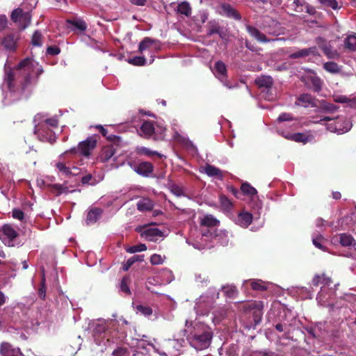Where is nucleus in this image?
Masks as SVG:
<instances>
[{
    "instance_id": "obj_1",
    "label": "nucleus",
    "mask_w": 356,
    "mask_h": 356,
    "mask_svg": "<svg viewBox=\"0 0 356 356\" xmlns=\"http://www.w3.org/2000/svg\"><path fill=\"white\" fill-rule=\"evenodd\" d=\"M322 124L325 126L326 129L330 132L343 134L348 132L352 127V123L349 119L341 116L336 118H330V117L323 115L321 118L313 115V124Z\"/></svg>"
},
{
    "instance_id": "obj_2",
    "label": "nucleus",
    "mask_w": 356,
    "mask_h": 356,
    "mask_svg": "<svg viewBox=\"0 0 356 356\" xmlns=\"http://www.w3.org/2000/svg\"><path fill=\"white\" fill-rule=\"evenodd\" d=\"M212 337V332L209 328L196 325L194 331L191 332L187 338L193 347L197 350H202L209 346Z\"/></svg>"
},
{
    "instance_id": "obj_3",
    "label": "nucleus",
    "mask_w": 356,
    "mask_h": 356,
    "mask_svg": "<svg viewBox=\"0 0 356 356\" xmlns=\"http://www.w3.org/2000/svg\"><path fill=\"white\" fill-rule=\"evenodd\" d=\"M331 283L329 277L324 276L316 275L313 278V285L321 286V290L316 296V300L318 304L324 305L330 297L332 291L328 287Z\"/></svg>"
},
{
    "instance_id": "obj_4",
    "label": "nucleus",
    "mask_w": 356,
    "mask_h": 356,
    "mask_svg": "<svg viewBox=\"0 0 356 356\" xmlns=\"http://www.w3.org/2000/svg\"><path fill=\"white\" fill-rule=\"evenodd\" d=\"M254 83L259 88H264L266 90H263V96L266 99L272 100L273 99V95L271 92L272 87L273 85V79L269 75H261L255 79Z\"/></svg>"
},
{
    "instance_id": "obj_5",
    "label": "nucleus",
    "mask_w": 356,
    "mask_h": 356,
    "mask_svg": "<svg viewBox=\"0 0 356 356\" xmlns=\"http://www.w3.org/2000/svg\"><path fill=\"white\" fill-rule=\"evenodd\" d=\"M214 76L227 88L231 89L234 86L230 84L227 79V69L226 65L221 60L215 63L211 69Z\"/></svg>"
},
{
    "instance_id": "obj_6",
    "label": "nucleus",
    "mask_w": 356,
    "mask_h": 356,
    "mask_svg": "<svg viewBox=\"0 0 356 356\" xmlns=\"http://www.w3.org/2000/svg\"><path fill=\"white\" fill-rule=\"evenodd\" d=\"M218 13L220 15L235 21H240L242 19L241 13L230 3L220 2L218 6Z\"/></svg>"
},
{
    "instance_id": "obj_7",
    "label": "nucleus",
    "mask_w": 356,
    "mask_h": 356,
    "mask_svg": "<svg viewBox=\"0 0 356 356\" xmlns=\"http://www.w3.org/2000/svg\"><path fill=\"white\" fill-rule=\"evenodd\" d=\"M34 134L41 141L52 143L55 140L52 130L42 122L35 126Z\"/></svg>"
},
{
    "instance_id": "obj_8",
    "label": "nucleus",
    "mask_w": 356,
    "mask_h": 356,
    "mask_svg": "<svg viewBox=\"0 0 356 356\" xmlns=\"http://www.w3.org/2000/svg\"><path fill=\"white\" fill-rule=\"evenodd\" d=\"M20 39L19 33H8L1 40V44L4 49L10 52H15L17 49V43Z\"/></svg>"
},
{
    "instance_id": "obj_9",
    "label": "nucleus",
    "mask_w": 356,
    "mask_h": 356,
    "mask_svg": "<svg viewBox=\"0 0 356 356\" xmlns=\"http://www.w3.org/2000/svg\"><path fill=\"white\" fill-rule=\"evenodd\" d=\"M33 67V60L31 58H26L21 60L19 64L17 65L16 69L17 70H24V72H27V74L24 78V83L22 86V89L24 90L25 87L31 83V74L30 72Z\"/></svg>"
},
{
    "instance_id": "obj_10",
    "label": "nucleus",
    "mask_w": 356,
    "mask_h": 356,
    "mask_svg": "<svg viewBox=\"0 0 356 356\" xmlns=\"http://www.w3.org/2000/svg\"><path fill=\"white\" fill-rule=\"evenodd\" d=\"M120 142L112 143L110 145H104L99 154V159L102 163L108 162L115 154Z\"/></svg>"
},
{
    "instance_id": "obj_11",
    "label": "nucleus",
    "mask_w": 356,
    "mask_h": 356,
    "mask_svg": "<svg viewBox=\"0 0 356 356\" xmlns=\"http://www.w3.org/2000/svg\"><path fill=\"white\" fill-rule=\"evenodd\" d=\"M97 145V140L93 137H88L86 140L79 144V151L81 154L88 156L90 152L95 149Z\"/></svg>"
},
{
    "instance_id": "obj_12",
    "label": "nucleus",
    "mask_w": 356,
    "mask_h": 356,
    "mask_svg": "<svg viewBox=\"0 0 356 356\" xmlns=\"http://www.w3.org/2000/svg\"><path fill=\"white\" fill-rule=\"evenodd\" d=\"M0 355L1 356H25L19 348H15L8 342L1 343Z\"/></svg>"
},
{
    "instance_id": "obj_13",
    "label": "nucleus",
    "mask_w": 356,
    "mask_h": 356,
    "mask_svg": "<svg viewBox=\"0 0 356 356\" xmlns=\"http://www.w3.org/2000/svg\"><path fill=\"white\" fill-rule=\"evenodd\" d=\"M134 170L137 174L144 177H149L153 173L154 165L151 162L143 161L136 165Z\"/></svg>"
},
{
    "instance_id": "obj_14",
    "label": "nucleus",
    "mask_w": 356,
    "mask_h": 356,
    "mask_svg": "<svg viewBox=\"0 0 356 356\" xmlns=\"http://www.w3.org/2000/svg\"><path fill=\"white\" fill-rule=\"evenodd\" d=\"M316 43L318 44L319 48H321L324 54L329 58H335L339 57V54L335 49H332L330 44H328L325 40H324L321 38H318L316 39Z\"/></svg>"
},
{
    "instance_id": "obj_15",
    "label": "nucleus",
    "mask_w": 356,
    "mask_h": 356,
    "mask_svg": "<svg viewBox=\"0 0 356 356\" xmlns=\"http://www.w3.org/2000/svg\"><path fill=\"white\" fill-rule=\"evenodd\" d=\"M245 29L247 32L250 34V35L254 38L259 42L266 43L270 42V40L267 38L265 34L261 33L258 29L256 27L247 24L245 25Z\"/></svg>"
},
{
    "instance_id": "obj_16",
    "label": "nucleus",
    "mask_w": 356,
    "mask_h": 356,
    "mask_svg": "<svg viewBox=\"0 0 356 356\" xmlns=\"http://www.w3.org/2000/svg\"><path fill=\"white\" fill-rule=\"evenodd\" d=\"M141 236L149 241L156 242L158 237H162V232L156 227L146 228L142 233Z\"/></svg>"
},
{
    "instance_id": "obj_17",
    "label": "nucleus",
    "mask_w": 356,
    "mask_h": 356,
    "mask_svg": "<svg viewBox=\"0 0 356 356\" xmlns=\"http://www.w3.org/2000/svg\"><path fill=\"white\" fill-rule=\"evenodd\" d=\"M159 49L160 48L159 42L150 38H145L138 45V51L142 53L143 51L149 49Z\"/></svg>"
},
{
    "instance_id": "obj_18",
    "label": "nucleus",
    "mask_w": 356,
    "mask_h": 356,
    "mask_svg": "<svg viewBox=\"0 0 356 356\" xmlns=\"http://www.w3.org/2000/svg\"><path fill=\"white\" fill-rule=\"evenodd\" d=\"M66 23L68 25V28L71 29L73 31H79L80 32H83L87 29L86 22L81 19H67Z\"/></svg>"
},
{
    "instance_id": "obj_19",
    "label": "nucleus",
    "mask_w": 356,
    "mask_h": 356,
    "mask_svg": "<svg viewBox=\"0 0 356 356\" xmlns=\"http://www.w3.org/2000/svg\"><path fill=\"white\" fill-rule=\"evenodd\" d=\"M103 213V210L102 209L95 207L92 208L88 212L86 223L87 225H90L95 223L101 217Z\"/></svg>"
},
{
    "instance_id": "obj_20",
    "label": "nucleus",
    "mask_w": 356,
    "mask_h": 356,
    "mask_svg": "<svg viewBox=\"0 0 356 356\" xmlns=\"http://www.w3.org/2000/svg\"><path fill=\"white\" fill-rule=\"evenodd\" d=\"M252 222V215L249 212H241L238 215L237 222L241 227H247Z\"/></svg>"
},
{
    "instance_id": "obj_21",
    "label": "nucleus",
    "mask_w": 356,
    "mask_h": 356,
    "mask_svg": "<svg viewBox=\"0 0 356 356\" xmlns=\"http://www.w3.org/2000/svg\"><path fill=\"white\" fill-rule=\"evenodd\" d=\"M154 127L152 121H145L140 127V131L143 136L146 138H149L154 133Z\"/></svg>"
},
{
    "instance_id": "obj_22",
    "label": "nucleus",
    "mask_w": 356,
    "mask_h": 356,
    "mask_svg": "<svg viewBox=\"0 0 356 356\" xmlns=\"http://www.w3.org/2000/svg\"><path fill=\"white\" fill-rule=\"evenodd\" d=\"M204 172L209 177H216L220 180L223 179L222 172L219 168H216L214 165L207 164L204 167Z\"/></svg>"
},
{
    "instance_id": "obj_23",
    "label": "nucleus",
    "mask_w": 356,
    "mask_h": 356,
    "mask_svg": "<svg viewBox=\"0 0 356 356\" xmlns=\"http://www.w3.org/2000/svg\"><path fill=\"white\" fill-rule=\"evenodd\" d=\"M177 12L178 14L184 15L186 17H189L191 15L192 8L188 1H184L178 4Z\"/></svg>"
},
{
    "instance_id": "obj_24",
    "label": "nucleus",
    "mask_w": 356,
    "mask_h": 356,
    "mask_svg": "<svg viewBox=\"0 0 356 356\" xmlns=\"http://www.w3.org/2000/svg\"><path fill=\"white\" fill-rule=\"evenodd\" d=\"M95 128L101 133V134L103 136L106 137L108 141L112 142V143L120 142V140H121L120 137L113 135V134L108 135V130L106 128H104L103 126H102L100 124L96 125Z\"/></svg>"
},
{
    "instance_id": "obj_25",
    "label": "nucleus",
    "mask_w": 356,
    "mask_h": 356,
    "mask_svg": "<svg viewBox=\"0 0 356 356\" xmlns=\"http://www.w3.org/2000/svg\"><path fill=\"white\" fill-rule=\"evenodd\" d=\"M154 208V203L149 199H143L137 203V209L138 211L144 212L151 211Z\"/></svg>"
},
{
    "instance_id": "obj_26",
    "label": "nucleus",
    "mask_w": 356,
    "mask_h": 356,
    "mask_svg": "<svg viewBox=\"0 0 356 356\" xmlns=\"http://www.w3.org/2000/svg\"><path fill=\"white\" fill-rule=\"evenodd\" d=\"M136 152L138 154L145 155V156L150 157V158L153 157L154 156H156L159 158H162L164 156L163 154H160L159 152H158L156 151L151 150L149 148L145 147H137Z\"/></svg>"
},
{
    "instance_id": "obj_27",
    "label": "nucleus",
    "mask_w": 356,
    "mask_h": 356,
    "mask_svg": "<svg viewBox=\"0 0 356 356\" xmlns=\"http://www.w3.org/2000/svg\"><path fill=\"white\" fill-rule=\"evenodd\" d=\"M31 15L29 12H22V15L19 18L16 23L18 24L19 27L22 29H26L31 23Z\"/></svg>"
},
{
    "instance_id": "obj_28",
    "label": "nucleus",
    "mask_w": 356,
    "mask_h": 356,
    "mask_svg": "<svg viewBox=\"0 0 356 356\" xmlns=\"http://www.w3.org/2000/svg\"><path fill=\"white\" fill-rule=\"evenodd\" d=\"M219 220L211 215H206L201 221V225L208 227H213L218 225Z\"/></svg>"
},
{
    "instance_id": "obj_29",
    "label": "nucleus",
    "mask_w": 356,
    "mask_h": 356,
    "mask_svg": "<svg viewBox=\"0 0 356 356\" xmlns=\"http://www.w3.org/2000/svg\"><path fill=\"white\" fill-rule=\"evenodd\" d=\"M296 104L303 107H308L312 104V96L309 94L301 95L296 100Z\"/></svg>"
},
{
    "instance_id": "obj_30",
    "label": "nucleus",
    "mask_w": 356,
    "mask_h": 356,
    "mask_svg": "<svg viewBox=\"0 0 356 356\" xmlns=\"http://www.w3.org/2000/svg\"><path fill=\"white\" fill-rule=\"evenodd\" d=\"M15 75L12 70H10L9 72H6L5 78H4V82L7 85V87L8 90L11 92L15 91Z\"/></svg>"
},
{
    "instance_id": "obj_31",
    "label": "nucleus",
    "mask_w": 356,
    "mask_h": 356,
    "mask_svg": "<svg viewBox=\"0 0 356 356\" xmlns=\"http://www.w3.org/2000/svg\"><path fill=\"white\" fill-rule=\"evenodd\" d=\"M3 233L10 241H13L18 236V233L10 225H4L2 227Z\"/></svg>"
},
{
    "instance_id": "obj_32",
    "label": "nucleus",
    "mask_w": 356,
    "mask_h": 356,
    "mask_svg": "<svg viewBox=\"0 0 356 356\" xmlns=\"http://www.w3.org/2000/svg\"><path fill=\"white\" fill-rule=\"evenodd\" d=\"M344 46L350 51H356V35H350L344 40Z\"/></svg>"
},
{
    "instance_id": "obj_33",
    "label": "nucleus",
    "mask_w": 356,
    "mask_h": 356,
    "mask_svg": "<svg viewBox=\"0 0 356 356\" xmlns=\"http://www.w3.org/2000/svg\"><path fill=\"white\" fill-rule=\"evenodd\" d=\"M220 203L222 209L225 211H229L233 207L232 202L225 195H220Z\"/></svg>"
},
{
    "instance_id": "obj_34",
    "label": "nucleus",
    "mask_w": 356,
    "mask_h": 356,
    "mask_svg": "<svg viewBox=\"0 0 356 356\" xmlns=\"http://www.w3.org/2000/svg\"><path fill=\"white\" fill-rule=\"evenodd\" d=\"M339 241L343 246H350L355 240L351 235L343 233L339 235Z\"/></svg>"
},
{
    "instance_id": "obj_35",
    "label": "nucleus",
    "mask_w": 356,
    "mask_h": 356,
    "mask_svg": "<svg viewBox=\"0 0 356 356\" xmlns=\"http://www.w3.org/2000/svg\"><path fill=\"white\" fill-rule=\"evenodd\" d=\"M241 191L243 194L251 196L257 193V190L248 182H245L241 184Z\"/></svg>"
},
{
    "instance_id": "obj_36",
    "label": "nucleus",
    "mask_w": 356,
    "mask_h": 356,
    "mask_svg": "<svg viewBox=\"0 0 356 356\" xmlns=\"http://www.w3.org/2000/svg\"><path fill=\"white\" fill-rule=\"evenodd\" d=\"M311 53V48L308 49H302L300 50H298L297 51H295L293 53H291L289 55V58L292 59H296L300 58H304L307 56H309Z\"/></svg>"
},
{
    "instance_id": "obj_37",
    "label": "nucleus",
    "mask_w": 356,
    "mask_h": 356,
    "mask_svg": "<svg viewBox=\"0 0 356 356\" xmlns=\"http://www.w3.org/2000/svg\"><path fill=\"white\" fill-rule=\"evenodd\" d=\"M222 291L227 297L230 298H234L238 293L236 287L232 285L223 286Z\"/></svg>"
},
{
    "instance_id": "obj_38",
    "label": "nucleus",
    "mask_w": 356,
    "mask_h": 356,
    "mask_svg": "<svg viewBox=\"0 0 356 356\" xmlns=\"http://www.w3.org/2000/svg\"><path fill=\"white\" fill-rule=\"evenodd\" d=\"M323 68L330 73H338L340 72L339 65L334 62H327L323 64Z\"/></svg>"
},
{
    "instance_id": "obj_39",
    "label": "nucleus",
    "mask_w": 356,
    "mask_h": 356,
    "mask_svg": "<svg viewBox=\"0 0 356 356\" xmlns=\"http://www.w3.org/2000/svg\"><path fill=\"white\" fill-rule=\"evenodd\" d=\"M318 1L323 7H325L326 8H331L334 10H337L340 8L337 0H318Z\"/></svg>"
},
{
    "instance_id": "obj_40",
    "label": "nucleus",
    "mask_w": 356,
    "mask_h": 356,
    "mask_svg": "<svg viewBox=\"0 0 356 356\" xmlns=\"http://www.w3.org/2000/svg\"><path fill=\"white\" fill-rule=\"evenodd\" d=\"M286 138H290L296 142H302L303 143H306L309 141L308 136L302 133L293 134L291 135L290 137Z\"/></svg>"
},
{
    "instance_id": "obj_41",
    "label": "nucleus",
    "mask_w": 356,
    "mask_h": 356,
    "mask_svg": "<svg viewBox=\"0 0 356 356\" xmlns=\"http://www.w3.org/2000/svg\"><path fill=\"white\" fill-rule=\"evenodd\" d=\"M49 187L51 192L56 193L57 196L60 195L63 193H66L67 191V188L66 186L59 184L49 185Z\"/></svg>"
},
{
    "instance_id": "obj_42",
    "label": "nucleus",
    "mask_w": 356,
    "mask_h": 356,
    "mask_svg": "<svg viewBox=\"0 0 356 356\" xmlns=\"http://www.w3.org/2000/svg\"><path fill=\"white\" fill-rule=\"evenodd\" d=\"M327 241L323 238H316L313 239V245H315L317 248L325 251L326 250V244Z\"/></svg>"
},
{
    "instance_id": "obj_43",
    "label": "nucleus",
    "mask_w": 356,
    "mask_h": 356,
    "mask_svg": "<svg viewBox=\"0 0 356 356\" xmlns=\"http://www.w3.org/2000/svg\"><path fill=\"white\" fill-rule=\"evenodd\" d=\"M128 62L134 65L143 66L145 64L146 59L144 56H134L132 58H129Z\"/></svg>"
},
{
    "instance_id": "obj_44",
    "label": "nucleus",
    "mask_w": 356,
    "mask_h": 356,
    "mask_svg": "<svg viewBox=\"0 0 356 356\" xmlns=\"http://www.w3.org/2000/svg\"><path fill=\"white\" fill-rule=\"evenodd\" d=\"M45 281L46 280H45L44 272L42 270V277L41 280L40 287L38 291V295H39L40 298H42V300H44V298H45V293H46Z\"/></svg>"
},
{
    "instance_id": "obj_45",
    "label": "nucleus",
    "mask_w": 356,
    "mask_h": 356,
    "mask_svg": "<svg viewBox=\"0 0 356 356\" xmlns=\"http://www.w3.org/2000/svg\"><path fill=\"white\" fill-rule=\"evenodd\" d=\"M42 34L39 31H35L33 34L31 39V44L33 46H41L42 45Z\"/></svg>"
},
{
    "instance_id": "obj_46",
    "label": "nucleus",
    "mask_w": 356,
    "mask_h": 356,
    "mask_svg": "<svg viewBox=\"0 0 356 356\" xmlns=\"http://www.w3.org/2000/svg\"><path fill=\"white\" fill-rule=\"evenodd\" d=\"M250 285L252 289L255 291H264L267 290V286L264 284L261 280L253 281Z\"/></svg>"
},
{
    "instance_id": "obj_47",
    "label": "nucleus",
    "mask_w": 356,
    "mask_h": 356,
    "mask_svg": "<svg viewBox=\"0 0 356 356\" xmlns=\"http://www.w3.org/2000/svg\"><path fill=\"white\" fill-rule=\"evenodd\" d=\"M147 250V246L145 244L140 243L139 245H136L129 247L127 249V251L129 253H135L138 252H142Z\"/></svg>"
},
{
    "instance_id": "obj_48",
    "label": "nucleus",
    "mask_w": 356,
    "mask_h": 356,
    "mask_svg": "<svg viewBox=\"0 0 356 356\" xmlns=\"http://www.w3.org/2000/svg\"><path fill=\"white\" fill-rule=\"evenodd\" d=\"M128 281H129V278H127L126 277H124L122 279L121 283H120V289L122 292L125 293L126 294L130 295L131 291L128 286Z\"/></svg>"
},
{
    "instance_id": "obj_49",
    "label": "nucleus",
    "mask_w": 356,
    "mask_h": 356,
    "mask_svg": "<svg viewBox=\"0 0 356 356\" xmlns=\"http://www.w3.org/2000/svg\"><path fill=\"white\" fill-rule=\"evenodd\" d=\"M24 10L20 8H17L15 10H13L10 15V19L13 22H17V20H19V18L22 15V12Z\"/></svg>"
},
{
    "instance_id": "obj_50",
    "label": "nucleus",
    "mask_w": 356,
    "mask_h": 356,
    "mask_svg": "<svg viewBox=\"0 0 356 356\" xmlns=\"http://www.w3.org/2000/svg\"><path fill=\"white\" fill-rule=\"evenodd\" d=\"M136 309L138 312H140L145 316H149L152 314V309L149 307L138 305Z\"/></svg>"
},
{
    "instance_id": "obj_51",
    "label": "nucleus",
    "mask_w": 356,
    "mask_h": 356,
    "mask_svg": "<svg viewBox=\"0 0 356 356\" xmlns=\"http://www.w3.org/2000/svg\"><path fill=\"white\" fill-rule=\"evenodd\" d=\"M323 86V81L318 76H313V90L318 91Z\"/></svg>"
},
{
    "instance_id": "obj_52",
    "label": "nucleus",
    "mask_w": 356,
    "mask_h": 356,
    "mask_svg": "<svg viewBox=\"0 0 356 356\" xmlns=\"http://www.w3.org/2000/svg\"><path fill=\"white\" fill-rule=\"evenodd\" d=\"M262 314H263L261 309H257L253 312L252 317L255 325H258L261 322L262 318Z\"/></svg>"
},
{
    "instance_id": "obj_53",
    "label": "nucleus",
    "mask_w": 356,
    "mask_h": 356,
    "mask_svg": "<svg viewBox=\"0 0 356 356\" xmlns=\"http://www.w3.org/2000/svg\"><path fill=\"white\" fill-rule=\"evenodd\" d=\"M295 118L293 117L292 114L288 113H281L277 118V121L279 122H285V121H291L293 120Z\"/></svg>"
},
{
    "instance_id": "obj_54",
    "label": "nucleus",
    "mask_w": 356,
    "mask_h": 356,
    "mask_svg": "<svg viewBox=\"0 0 356 356\" xmlns=\"http://www.w3.org/2000/svg\"><path fill=\"white\" fill-rule=\"evenodd\" d=\"M12 216L15 219L22 220L24 218V213L19 209H13L12 211Z\"/></svg>"
},
{
    "instance_id": "obj_55",
    "label": "nucleus",
    "mask_w": 356,
    "mask_h": 356,
    "mask_svg": "<svg viewBox=\"0 0 356 356\" xmlns=\"http://www.w3.org/2000/svg\"><path fill=\"white\" fill-rule=\"evenodd\" d=\"M150 262L152 265H159L163 264V259L160 254H154L150 257Z\"/></svg>"
},
{
    "instance_id": "obj_56",
    "label": "nucleus",
    "mask_w": 356,
    "mask_h": 356,
    "mask_svg": "<svg viewBox=\"0 0 356 356\" xmlns=\"http://www.w3.org/2000/svg\"><path fill=\"white\" fill-rule=\"evenodd\" d=\"M220 31V28L218 25L214 24H211V25H209V29H208L207 35L211 36L215 33H219Z\"/></svg>"
},
{
    "instance_id": "obj_57",
    "label": "nucleus",
    "mask_w": 356,
    "mask_h": 356,
    "mask_svg": "<svg viewBox=\"0 0 356 356\" xmlns=\"http://www.w3.org/2000/svg\"><path fill=\"white\" fill-rule=\"evenodd\" d=\"M56 168L60 172H62L65 175L71 173L70 169L67 167L64 163L59 162L56 163Z\"/></svg>"
},
{
    "instance_id": "obj_58",
    "label": "nucleus",
    "mask_w": 356,
    "mask_h": 356,
    "mask_svg": "<svg viewBox=\"0 0 356 356\" xmlns=\"http://www.w3.org/2000/svg\"><path fill=\"white\" fill-rule=\"evenodd\" d=\"M127 349L126 348L118 347L113 351V356H127Z\"/></svg>"
},
{
    "instance_id": "obj_59",
    "label": "nucleus",
    "mask_w": 356,
    "mask_h": 356,
    "mask_svg": "<svg viewBox=\"0 0 356 356\" xmlns=\"http://www.w3.org/2000/svg\"><path fill=\"white\" fill-rule=\"evenodd\" d=\"M60 49L57 46H49L47 49V53L51 56H56L60 54Z\"/></svg>"
},
{
    "instance_id": "obj_60",
    "label": "nucleus",
    "mask_w": 356,
    "mask_h": 356,
    "mask_svg": "<svg viewBox=\"0 0 356 356\" xmlns=\"http://www.w3.org/2000/svg\"><path fill=\"white\" fill-rule=\"evenodd\" d=\"M291 6L298 13L303 11L304 6L301 3L300 0H293Z\"/></svg>"
},
{
    "instance_id": "obj_61",
    "label": "nucleus",
    "mask_w": 356,
    "mask_h": 356,
    "mask_svg": "<svg viewBox=\"0 0 356 356\" xmlns=\"http://www.w3.org/2000/svg\"><path fill=\"white\" fill-rule=\"evenodd\" d=\"M8 24V19L5 15H0V31L6 29Z\"/></svg>"
},
{
    "instance_id": "obj_62",
    "label": "nucleus",
    "mask_w": 356,
    "mask_h": 356,
    "mask_svg": "<svg viewBox=\"0 0 356 356\" xmlns=\"http://www.w3.org/2000/svg\"><path fill=\"white\" fill-rule=\"evenodd\" d=\"M134 263H136V261L132 257H130L127 261V262L122 266V270L124 271H127Z\"/></svg>"
},
{
    "instance_id": "obj_63",
    "label": "nucleus",
    "mask_w": 356,
    "mask_h": 356,
    "mask_svg": "<svg viewBox=\"0 0 356 356\" xmlns=\"http://www.w3.org/2000/svg\"><path fill=\"white\" fill-rule=\"evenodd\" d=\"M43 124H46L47 126H51V127H56L58 126V120L55 118L47 119Z\"/></svg>"
},
{
    "instance_id": "obj_64",
    "label": "nucleus",
    "mask_w": 356,
    "mask_h": 356,
    "mask_svg": "<svg viewBox=\"0 0 356 356\" xmlns=\"http://www.w3.org/2000/svg\"><path fill=\"white\" fill-rule=\"evenodd\" d=\"M227 190L233 194L236 197L238 198V195L240 194L239 191L237 188L234 187L233 186H227Z\"/></svg>"
}]
</instances>
